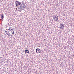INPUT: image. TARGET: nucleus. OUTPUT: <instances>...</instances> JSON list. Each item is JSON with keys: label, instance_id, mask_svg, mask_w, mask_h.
Listing matches in <instances>:
<instances>
[{"label": "nucleus", "instance_id": "obj_14", "mask_svg": "<svg viewBox=\"0 0 74 74\" xmlns=\"http://www.w3.org/2000/svg\"><path fill=\"white\" fill-rule=\"evenodd\" d=\"M9 31H10V30H11V28H9L8 29H7Z\"/></svg>", "mask_w": 74, "mask_h": 74}, {"label": "nucleus", "instance_id": "obj_17", "mask_svg": "<svg viewBox=\"0 0 74 74\" xmlns=\"http://www.w3.org/2000/svg\"><path fill=\"white\" fill-rule=\"evenodd\" d=\"M11 30H13V29H11Z\"/></svg>", "mask_w": 74, "mask_h": 74}, {"label": "nucleus", "instance_id": "obj_10", "mask_svg": "<svg viewBox=\"0 0 74 74\" xmlns=\"http://www.w3.org/2000/svg\"><path fill=\"white\" fill-rule=\"evenodd\" d=\"M3 15H4V14H2V15L1 16V18H4V16Z\"/></svg>", "mask_w": 74, "mask_h": 74}, {"label": "nucleus", "instance_id": "obj_18", "mask_svg": "<svg viewBox=\"0 0 74 74\" xmlns=\"http://www.w3.org/2000/svg\"><path fill=\"white\" fill-rule=\"evenodd\" d=\"M45 41V39H44Z\"/></svg>", "mask_w": 74, "mask_h": 74}, {"label": "nucleus", "instance_id": "obj_13", "mask_svg": "<svg viewBox=\"0 0 74 74\" xmlns=\"http://www.w3.org/2000/svg\"><path fill=\"white\" fill-rule=\"evenodd\" d=\"M0 59H1V60H2L3 58H2V57H0Z\"/></svg>", "mask_w": 74, "mask_h": 74}, {"label": "nucleus", "instance_id": "obj_12", "mask_svg": "<svg viewBox=\"0 0 74 74\" xmlns=\"http://www.w3.org/2000/svg\"><path fill=\"white\" fill-rule=\"evenodd\" d=\"M5 33L7 34V35H8V34H9V32H5Z\"/></svg>", "mask_w": 74, "mask_h": 74}, {"label": "nucleus", "instance_id": "obj_4", "mask_svg": "<svg viewBox=\"0 0 74 74\" xmlns=\"http://www.w3.org/2000/svg\"><path fill=\"white\" fill-rule=\"evenodd\" d=\"M36 52L37 53H41V50L38 48L36 49Z\"/></svg>", "mask_w": 74, "mask_h": 74}, {"label": "nucleus", "instance_id": "obj_8", "mask_svg": "<svg viewBox=\"0 0 74 74\" xmlns=\"http://www.w3.org/2000/svg\"><path fill=\"white\" fill-rule=\"evenodd\" d=\"M58 26V28H59V29H61V27H62L61 24L59 25Z\"/></svg>", "mask_w": 74, "mask_h": 74}, {"label": "nucleus", "instance_id": "obj_3", "mask_svg": "<svg viewBox=\"0 0 74 74\" xmlns=\"http://www.w3.org/2000/svg\"><path fill=\"white\" fill-rule=\"evenodd\" d=\"M15 3L16 4V7H18V5H19L21 4V2L16 1L15 2Z\"/></svg>", "mask_w": 74, "mask_h": 74}, {"label": "nucleus", "instance_id": "obj_2", "mask_svg": "<svg viewBox=\"0 0 74 74\" xmlns=\"http://www.w3.org/2000/svg\"><path fill=\"white\" fill-rule=\"evenodd\" d=\"M58 18H59V17L56 15H55L53 16V19H54V20L55 21H57L58 20Z\"/></svg>", "mask_w": 74, "mask_h": 74}, {"label": "nucleus", "instance_id": "obj_9", "mask_svg": "<svg viewBox=\"0 0 74 74\" xmlns=\"http://www.w3.org/2000/svg\"><path fill=\"white\" fill-rule=\"evenodd\" d=\"M19 9H20V10H21V11H22V6H20V7L19 8Z\"/></svg>", "mask_w": 74, "mask_h": 74}, {"label": "nucleus", "instance_id": "obj_15", "mask_svg": "<svg viewBox=\"0 0 74 74\" xmlns=\"http://www.w3.org/2000/svg\"><path fill=\"white\" fill-rule=\"evenodd\" d=\"M1 21H3V18H2Z\"/></svg>", "mask_w": 74, "mask_h": 74}, {"label": "nucleus", "instance_id": "obj_5", "mask_svg": "<svg viewBox=\"0 0 74 74\" xmlns=\"http://www.w3.org/2000/svg\"><path fill=\"white\" fill-rule=\"evenodd\" d=\"M21 7L22 8V10H25V5H21Z\"/></svg>", "mask_w": 74, "mask_h": 74}, {"label": "nucleus", "instance_id": "obj_7", "mask_svg": "<svg viewBox=\"0 0 74 74\" xmlns=\"http://www.w3.org/2000/svg\"><path fill=\"white\" fill-rule=\"evenodd\" d=\"M25 53L26 54V53H28L29 52V50H26L25 51Z\"/></svg>", "mask_w": 74, "mask_h": 74}, {"label": "nucleus", "instance_id": "obj_1", "mask_svg": "<svg viewBox=\"0 0 74 74\" xmlns=\"http://www.w3.org/2000/svg\"><path fill=\"white\" fill-rule=\"evenodd\" d=\"M14 31H12L11 30H10L9 32V34H8V36H12L14 35Z\"/></svg>", "mask_w": 74, "mask_h": 74}, {"label": "nucleus", "instance_id": "obj_6", "mask_svg": "<svg viewBox=\"0 0 74 74\" xmlns=\"http://www.w3.org/2000/svg\"><path fill=\"white\" fill-rule=\"evenodd\" d=\"M64 25L63 24H61V29L63 30V29H64Z\"/></svg>", "mask_w": 74, "mask_h": 74}, {"label": "nucleus", "instance_id": "obj_11", "mask_svg": "<svg viewBox=\"0 0 74 74\" xmlns=\"http://www.w3.org/2000/svg\"><path fill=\"white\" fill-rule=\"evenodd\" d=\"M5 32H9L10 31H9V30L8 29H6Z\"/></svg>", "mask_w": 74, "mask_h": 74}, {"label": "nucleus", "instance_id": "obj_16", "mask_svg": "<svg viewBox=\"0 0 74 74\" xmlns=\"http://www.w3.org/2000/svg\"><path fill=\"white\" fill-rule=\"evenodd\" d=\"M37 74H41V73H38Z\"/></svg>", "mask_w": 74, "mask_h": 74}]
</instances>
